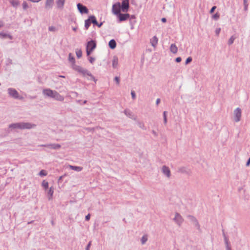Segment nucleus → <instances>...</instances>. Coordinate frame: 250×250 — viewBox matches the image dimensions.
Segmentation results:
<instances>
[{"mask_svg": "<svg viewBox=\"0 0 250 250\" xmlns=\"http://www.w3.org/2000/svg\"><path fill=\"white\" fill-rule=\"evenodd\" d=\"M69 167L71 169L76 171H81L83 169V167H81L70 165Z\"/></svg>", "mask_w": 250, "mask_h": 250, "instance_id": "b1692460", "label": "nucleus"}, {"mask_svg": "<svg viewBox=\"0 0 250 250\" xmlns=\"http://www.w3.org/2000/svg\"><path fill=\"white\" fill-rule=\"evenodd\" d=\"M124 112L125 115H126L127 116H128L129 118H131L133 114L132 112L130 110H129V109H125L124 110Z\"/></svg>", "mask_w": 250, "mask_h": 250, "instance_id": "c85d7f7f", "label": "nucleus"}, {"mask_svg": "<svg viewBox=\"0 0 250 250\" xmlns=\"http://www.w3.org/2000/svg\"><path fill=\"white\" fill-rule=\"evenodd\" d=\"M131 95L133 99H135L136 98V94L134 91H131Z\"/></svg>", "mask_w": 250, "mask_h": 250, "instance_id": "49530a36", "label": "nucleus"}, {"mask_svg": "<svg viewBox=\"0 0 250 250\" xmlns=\"http://www.w3.org/2000/svg\"><path fill=\"white\" fill-rule=\"evenodd\" d=\"M90 214H88L87 215H86L85 217V219L86 221H88L90 219Z\"/></svg>", "mask_w": 250, "mask_h": 250, "instance_id": "3c124183", "label": "nucleus"}, {"mask_svg": "<svg viewBox=\"0 0 250 250\" xmlns=\"http://www.w3.org/2000/svg\"><path fill=\"white\" fill-rule=\"evenodd\" d=\"M47 175L46 172L44 170H42L39 172V175L41 176H45Z\"/></svg>", "mask_w": 250, "mask_h": 250, "instance_id": "58836bf2", "label": "nucleus"}, {"mask_svg": "<svg viewBox=\"0 0 250 250\" xmlns=\"http://www.w3.org/2000/svg\"><path fill=\"white\" fill-rule=\"evenodd\" d=\"M56 92V91L47 88L43 90L42 93L44 96L53 98Z\"/></svg>", "mask_w": 250, "mask_h": 250, "instance_id": "6e6552de", "label": "nucleus"}, {"mask_svg": "<svg viewBox=\"0 0 250 250\" xmlns=\"http://www.w3.org/2000/svg\"><path fill=\"white\" fill-rule=\"evenodd\" d=\"M161 21L163 22H166V21H167V19L165 18H163L162 19H161Z\"/></svg>", "mask_w": 250, "mask_h": 250, "instance_id": "e2e57ef3", "label": "nucleus"}, {"mask_svg": "<svg viewBox=\"0 0 250 250\" xmlns=\"http://www.w3.org/2000/svg\"><path fill=\"white\" fill-rule=\"evenodd\" d=\"M89 20L91 21V23H93L94 25H96L98 24V21L96 19V17L94 15L89 16Z\"/></svg>", "mask_w": 250, "mask_h": 250, "instance_id": "5701e85b", "label": "nucleus"}, {"mask_svg": "<svg viewBox=\"0 0 250 250\" xmlns=\"http://www.w3.org/2000/svg\"><path fill=\"white\" fill-rule=\"evenodd\" d=\"M54 29H55V28L53 26H50L49 27V30L50 31H54Z\"/></svg>", "mask_w": 250, "mask_h": 250, "instance_id": "bf43d9fd", "label": "nucleus"}, {"mask_svg": "<svg viewBox=\"0 0 250 250\" xmlns=\"http://www.w3.org/2000/svg\"><path fill=\"white\" fill-rule=\"evenodd\" d=\"M167 111H164L163 112V118H164V124L166 125L167 124Z\"/></svg>", "mask_w": 250, "mask_h": 250, "instance_id": "7c9ffc66", "label": "nucleus"}, {"mask_svg": "<svg viewBox=\"0 0 250 250\" xmlns=\"http://www.w3.org/2000/svg\"><path fill=\"white\" fill-rule=\"evenodd\" d=\"M36 126L35 125L29 123H16L9 125V127L13 129H31Z\"/></svg>", "mask_w": 250, "mask_h": 250, "instance_id": "f257e3e1", "label": "nucleus"}, {"mask_svg": "<svg viewBox=\"0 0 250 250\" xmlns=\"http://www.w3.org/2000/svg\"><path fill=\"white\" fill-rule=\"evenodd\" d=\"M61 147V146L58 144H52V149L58 150Z\"/></svg>", "mask_w": 250, "mask_h": 250, "instance_id": "c756f323", "label": "nucleus"}, {"mask_svg": "<svg viewBox=\"0 0 250 250\" xmlns=\"http://www.w3.org/2000/svg\"><path fill=\"white\" fill-rule=\"evenodd\" d=\"M182 60V59L181 57H177L175 59V61L177 62H180Z\"/></svg>", "mask_w": 250, "mask_h": 250, "instance_id": "603ef678", "label": "nucleus"}, {"mask_svg": "<svg viewBox=\"0 0 250 250\" xmlns=\"http://www.w3.org/2000/svg\"><path fill=\"white\" fill-rule=\"evenodd\" d=\"M112 12L114 14L118 15L121 13V3L119 2L114 3L112 5Z\"/></svg>", "mask_w": 250, "mask_h": 250, "instance_id": "39448f33", "label": "nucleus"}, {"mask_svg": "<svg viewBox=\"0 0 250 250\" xmlns=\"http://www.w3.org/2000/svg\"><path fill=\"white\" fill-rule=\"evenodd\" d=\"M88 60L91 63H93L95 60V59L92 57H89Z\"/></svg>", "mask_w": 250, "mask_h": 250, "instance_id": "a19ab883", "label": "nucleus"}, {"mask_svg": "<svg viewBox=\"0 0 250 250\" xmlns=\"http://www.w3.org/2000/svg\"><path fill=\"white\" fill-rule=\"evenodd\" d=\"M0 37L1 38H8L10 39H12V36H11L9 34L3 33V32H0Z\"/></svg>", "mask_w": 250, "mask_h": 250, "instance_id": "a878e982", "label": "nucleus"}, {"mask_svg": "<svg viewBox=\"0 0 250 250\" xmlns=\"http://www.w3.org/2000/svg\"><path fill=\"white\" fill-rule=\"evenodd\" d=\"M226 250H231L230 247H228V249H226Z\"/></svg>", "mask_w": 250, "mask_h": 250, "instance_id": "774afa93", "label": "nucleus"}, {"mask_svg": "<svg viewBox=\"0 0 250 250\" xmlns=\"http://www.w3.org/2000/svg\"><path fill=\"white\" fill-rule=\"evenodd\" d=\"M224 241L226 244V249H228V247H230L229 245V239H228L227 237H225V238H224Z\"/></svg>", "mask_w": 250, "mask_h": 250, "instance_id": "f704fd0d", "label": "nucleus"}, {"mask_svg": "<svg viewBox=\"0 0 250 250\" xmlns=\"http://www.w3.org/2000/svg\"><path fill=\"white\" fill-rule=\"evenodd\" d=\"M178 172L187 175H190L191 173V170L186 167H180L178 168Z\"/></svg>", "mask_w": 250, "mask_h": 250, "instance_id": "ddd939ff", "label": "nucleus"}, {"mask_svg": "<svg viewBox=\"0 0 250 250\" xmlns=\"http://www.w3.org/2000/svg\"><path fill=\"white\" fill-rule=\"evenodd\" d=\"M241 113V109L239 107L234 110V120L235 122H238L240 121Z\"/></svg>", "mask_w": 250, "mask_h": 250, "instance_id": "423d86ee", "label": "nucleus"}, {"mask_svg": "<svg viewBox=\"0 0 250 250\" xmlns=\"http://www.w3.org/2000/svg\"><path fill=\"white\" fill-rule=\"evenodd\" d=\"M173 221L177 224L178 226H181L184 221V219L179 213L176 212L175 214V217L173 218Z\"/></svg>", "mask_w": 250, "mask_h": 250, "instance_id": "0eeeda50", "label": "nucleus"}, {"mask_svg": "<svg viewBox=\"0 0 250 250\" xmlns=\"http://www.w3.org/2000/svg\"><path fill=\"white\" fill-rule=\"evenodd\" d=\"M7 92L10 97H11L14 99H21L22 98L21 97H20L19 96V93L14 88H8L7 89Z\"/></svg>", "mask_w": 250, "mask_h": 250, "instance_id": "7ed1b4c3", "label": "nucleus"}, {"mask_svg": "<svg viewBox=\"0 0 250 250\" xmlns=\"http://www.w3.org/2000/svg\"><path fill=\"white\" fill-rule=\"evenodd\" d=\"M54 4V0H46L45 7L46 9H51Z\"/></svg>", "mask_w": 250, "mask_h": 250, "instance_id": "2eb2a0df", "label": "nucleus"}, {"mask_svg": "<svg viewBox=\"0 0 250 250\" xmlns=\"http://www.w3.org/2000/svg\"><path fill=\"white\" fill-rule=\"evenodd\" d=\"M222 231H223V237H224V238H225V237H227V236H226V234L225 233L224 230H223Z\"/></svg>", "mask_w": 250, "mask_h": 250, "instance_id": "0e129e2a", "label": "nucleus"}, {"mask_svg": "<svg viewBox=\"0 0 250 250\" xmlns=\"http://www.w3.org/2000/svg\"><path fill=\"white\" fill-rule=\"evenodd\" d=\"M96 47V42L94 40H91L87 42L86 48L92 50V51Z\"/></svg>", "mask_w": 250, "mask_h": 250, "instance_id": "f8f14e48", "label": "nucleus"}, {"mask_svg": "<svg viewBox=\"0 0 250 250\" xmlns=\"http://www.w3.org/2000/svg\"><path fill=\"white\" fill-rule=\"evenodd\" d=\"M187 218L195 226V227L198 230H201L200 224L197 219L194 216L191 215H188L187 216Z\"/></svg>", "mask_w": 250, "mask_h": 250, "instance_id": "20e7f679", "label": "nucleus"}, {"mask_svg": "<svg viewBox=\"0 0 250 250\" xmlns=\"http://www.w3.org/2000/svg\"><path fill=\"white\" fill-rule=\"evenodd\" d=\"M42 186L44 188L46 189L48 187V183L47 181L43 180L42 182Z\"/></svg>", "mask_w": 250, "mask_h": 250, "instance_id": "72a5a7b5", "label": "nucleus"}, {"mask_svg": "<svg viewBox=\"0 0 250 250\" xmlns=\"http://www.w3.org/2000/svg\"><path fill=\"white\" fill-rule=\"evenodd\" d=\"M118 16L119 20L120 21H123L126 20L128 18H129V14H122L120 13L119 14L117 15Z\"/></svg>", "mask_w": 250, "mask_h": 250, "instance_id": "4468645a", "label": "nucleus"}, {"mask_svg": "<svg viewBox=\"0 0 250 250\" xmlns=\"http://www.w3.org/2000/svg\"><path fill=\"white\" fill-rule=\"evenodd\" d=\"M162 172L167 178H170L171 172L169 168L166 166H163L162 167Z\"/></svg>", "mask_w": 250, "mask_h": 250, "instance_id": "9b49d317", "label": "nucleus"}, {"mask_svg": "<svg viewBox=\"0 0 250 250\" xmlns=\"http://www.w3.org/2000/svg\"><path fill=\"white\" fill-rule=\"evenodd\" d=\"M91 242L90 241L87 244V246H86V247L85 248V250H89V248H90V247L91 246Z\"/></svg>", "mask_w": 250, "mask_h": 250, "instance_id": "8fccbe9b", "label": "nucleus"}, {"mask_svg": "<svg viewBox=\"0 0 250 250\" xmlns=\"http://www.w3.org/2000/svg\"><path fill=\"white\" fill-rule=\"evenodd\" d=\"M129 0H123L121 4V8L123 12H126L129 9Z\"/></svg>", "mask_w": 250, "mask_h": 250, "instance_id": "1a4fd4ad", "label": "nucleus"}, {"mask_svg": "<svg viewBox=\"0 0 250 250\" xmlns=\"http://www.w3.org/2000/svg\"><path fill=\"white\" fill-rule=\"evenodd\" d=\"M170 50L173 53H176L177 52L178 48L174 44H172L170 47Z\"/></svg>", "mask_w": 250, "mask_h": 250, "instance_id": "393cba45", "label": "nucleus"}, {"mask_svg": "<svg viewBox=\"0 0 250 250\" xmlns=\"http://www.w3.org/2000/svg\"><path fill=\"white\" fill-rule=\"evenodd\" d=\"M108 45L109 47L112 49L115 48V47H116V41L114 39L111 40L109 42Z\"/></svg>", "mask_w": 250, "mask_h": 250, "instance_id": "6ab92c4d", "label": "nucleus"}, {"mask_svg": "<svg viewBox=\"0 0 250 250\" xmlns=\"http://www.w3.org/2000/svg\"><path fill=\"white\" fill-rule=\"evenodd\" d=\"M77 29V27H73L72 28V30L74 31H76Z\"/></svg>", "mask_w": 250, "mask_h": 250, "instance_id": "69168bd1", "label": "nucleus"}, {"mask_svg": "<svg viewBox=\"0 0 250 250\" xmlns=\"http://www.w3.org/2000/svg\"><path fill=\"white\" fill-rule=\"evenodd\" d=\"M68 60L69 61L72 63V68L73 69V65H76L75 64V58L74 57L72 56V54L71 53H69V56H68Z\"/></svg>", "mask_w": 250, "mask_h": 250, "instance_id": "aec40b11", "label": "nucleus"}, {"mask_svg": "<svg viewBox=\"0 0 250 250\" xmlns=\"http://www.w3.org/2000/svg\"><path fill=\"white\" fill-rule=\"evenodd\" d=\"M147 235L145 234L142 236L141 239V242L142 245H144L147 241Z\"/></svg>", "mask_w": 250, "mask_h": 250, "instance_id": "cd10ccee", "label": "nucleus"}, {"mask_svg": "<svg viewBox=\"0 0 250 250\" xmlns=\"http://www.w3.org/2000/svg\"><path fill=\"white\" fill-rule=\"evenodd\" d=\"M244 9L245 10H247L248 8V3L247 0H244Z\"/></svg>", "mask_w": 250, "mask_h": 250, "instance_id": "37998d69", "label": "nucleus"}, {"mask_svg": "<svg viewBox=\"0 0 250 250\" xmlns=\"http://www.w3.org/2000/svg\"><path fill=\"white\" fill-rule=\"evenodd\" d=\"M4 25V23L2 21H0V28L3 27Z\"/></svg>", "mask_w": 250, "mask_h": 250, "instance_id": "052dcab7", "label": "nucleus"}, {"mask_svg": "<svg viewBox=\"0 0 250 250\" xmlns=\"http://www.w3.org/2000/svg\"><path fill=\"white\" fill-rule=\"evenodd\" d=\"M153 134L155 136H158V134L157 133V132L154 131V130H152V131Z\"/></svg>", "mask_w": 250, "mask_h": 250, "instance_id": "680f3d73", "label": "nucleus"}, {"mask_svg": "<svg viewBox=\"0 0 250 250\" xmlns=\"http://www.w3.org/2000/svg\"><path fill=\"white\" fill-rule=\"evenodd\" d=\"M192 59L191 57H188L186 61L185 64H188L192 61Z\"/></svg>", "mask_w": 250, "mask_h": 250, "instance_id": "ea45409f", "label": "nucleus"}, {"mask_svg": "<svg viewBox=\"0 0 250 250\" xmlns=\"http://www.w3.org/2000/svg\"><path fill=\"white\" fill-rule=\"evenodd\" d=\"M86 55L87 56H89L91 53L92 52V51L89 49L87 48H86Z\"/></svg>", "mask_w": 250, "mask_h": 250, "instance_id": "79ce46f5", "label": "nucleus"}, {"mask_svg": "<svg viewBox=\"0 0 250 250\" xmlns=\"http://www.w3.org/2000/svg\"><path fill=\"white\" fill-rule=\"evenodd\" d=\"M91 21L89 20V17L88 19L85 20L84 21V27L86 29H88V28L89 27L90 24H91Z\"/></svg>", "mask_w": 250, "mask_h": 250, "instance_id": "bb28decb", "label": "nucleus"}, {"mask_svg": "<svg viewBox=\"0 0 250 250\" xmlns=\"http://www.w3.org/2000/svg\"><path fill=\"white\" fill-rule=\"evenodd\" d=\"M114 81L116 82L117 84H119L120 83V78L119 77H115L114 78Z\"/></svg>", "mask_w": 250, "mask_h": 250, "instance_id": "a18cd8bd", "label": "nucleus"}, {"mask_svg": "<svg viewBox=\"0 0 250 250\" xmlns=\"http://www.w3.org/2000/svg\"><path fill=\"white\" fill-rule=\"evenodd\" d=\"M118 64V59L117 57L114 56L112 60V66L113 68H116L117 67Z\"/></svg>", "mask_w": 250, "mask_h": 250, "instance_id": "4be33fe9", "label": "nucleus"}, {"mask_svg": "<svg viewBox=\"0 0 250 250\" xmlns=\"http://www.w3.org/2000/svg\"><path fill=\"white\" fill-rule=\"evenodd\" d=\"M220 17V15L218 13H216L215 14L212 15V19H213L215 20H217Z\"/></svg>", "mask_w": 250, "mask_h": 250, "instance_id": "e433bc0d", "label": "nucleus"}, {"mask_svg": "<svg viewBox=\"0 0 250 250\" xmlns=\"http://www.w3.org/2000/svg\"><path fill=\"white\" fill-rule=\"evenodd\" d=\"M220 31H221V28H216V30H215V31L216 35L217 36H218L219 34L220 33Z\"/></svg>", "mask_w": 250, "mask_h": 250, "instance_id": "c03bdc74", "label": "nucleus"}, {"mask_svg": "<svg viewBox=\"0 0 250 250\" xmlns=\"http://www.w3.org/2000/svg\"><path fill=\"white\" fill-rule=\"evenodd\" d=\"M22 5L23 8L24 10H26L28 8V5L26 1H23Z\"/></svg>", "mask_w": 250, "mask_h": 250, "instance_id": "4c0bfd02", "label": "nucleus"}, {"mask_svg": "<svg viewBox=\"0 0 250 250\" xmlns=\"http://www.w3.org/2000/svg\"><path fill=\"white\" fill-rule=\"evenodd\" d=\"M72 94L74 96H78V93L76 92H71Z\"/></svg>", "mask_w": 250, "mask_h": 250, "instance_id": "6e6d98bb", "label": "nucleus"}, {"mask_svg": "<svg viewBox=\"0 0 250 250\" xmlns=\"http://www.w3.org/2000/svg\"><path fill=\"white\" fill-rule=\"evenodd\" d=\"M65 0H57L56 1V4L58 8L62 9L64 6Z\"/></svg>", "mask_w": 250, "mask_h": 250, "instance_id": "f3484780", "label": "nucleus"}, {"mask_svg": "<svg viewBox=\"0 0 250 250\" xmlns=\"http://www.w3.org/2000/svg\"><path fill=\"white\" fill-rule=\"evenodd\" d=\"M73 69L82 74L83 76H85L86 75L89 76V80L93 81L95 82H96L97 80L95 78L87 69L77 65H73Z\"/></svg>", "mask_w": 250, "mask_h": 250, "instance_id": "f03ea898", "label": "nucleus"}, {"mask_svg": "<svg viewBox=\"0 0 250 250\" xmlns=\"http://www.w3.org/2000/svg\"><path fill=\"white\" fill-rule=\"evenodd\" d=\"M46 144H44V145H40V146H43V147H46Z\"/></svg>", "mask_w": 250, "mask_h": 250, "instance_id": "338daca9", "label": "nucleus"}, {"mask_svg": "<svg viewBox=\"0 0 250 250\" xmlns=\"http://www.w3.org/2000/svg\"><path fill=\"white\" fill-rule=\"evenodd\" d=\"M150 43L151 45L155 47L158 43V39L156 36H154L152 39H150Z\"/></svg>", "mask_w": 250, "mask_h": 250, "instance_id": "a211bd4d", "label": "nucleus"}, {"mask_svg": "<svg viewBox=\"0 0 250 250\" xmlns=\"http://www.w3.org/2000/svg\"><path fill=\"white\" fill-rule=\"evenodd\" d=\"M54 193V188L51 187L49 188V189L48 191L47 192V196L48 199L50 200L52 199V197L53 196Z\"/></svg>", "mask_w": 250, "mask_h": 250, "instance_id": "412c9836", "label": "nucleus"}, {"mask_svg": "<svg viewBox=\"0 0 250 250\" xmlns=\"http://www.w3.org/2000/svg\"><path fill=\"white\" fill-rule=\"evenodd\" d=\"M103 24V22H101L100 23L98 22V24H96V25L98 27H101Z\"/></svg>", "mask_w": 250, "mask_h": 250, "instance_id": "864d4df0", "label": "nucleus"}, {"mask_svg": "<svg viewBox=\"0 0 250 250\" xmlns=\"http://www.w3.org/2000/svg\"><path fill=\"white\" fill-rule=\"evenodd\" d=\"M160 99L159 98H158L157 100H156V105H158L159 104V103H160Z\"/></svg>", "mask_w": 250, "mask_h": 250, "instance_id": "5fc2aeb1", "label": "nucleus"}, {"mask_svg": "<svg viewBox=\"0 0 250 250\" xmlns=\"http://www.w3.org/2000/svg\"><path fill=\"white\" fill-rule=\"evenodd\" d=\"M137 125L139 127H140L142 129H145V125L143 123L141 122H138L137 123Z\"/></svg>", "mask_w": 250, "mask_h": 250, "instance_id": "c9c22d12", "label": "nucleus"}, {"mask_svg": "<svg viewBox=\"0 0 250 250\" xmlns=\"http://www.w3.org/2000/svg\"><path fill=\"white\" fill-rule=\"evenodd\" d=\"M78 9L81 14H87L88 12L87 8L83 5L82 4L79 3L77 4Z\"/></svg>", "mask_w": 250, "mask_h": 250, "instance_id": "9d476101", "label": "nucleus"}, {"mask_svg": "<svg viewBox=\"0 0 250 250\" xmlns=\"http://www.w3.org/2000/svg\"><path fill=\"white\" fill-rule=\"evenodd\" d=\"M250 164V157L249 158L248 160L246 163V166H249Z\"/></svg>", "mask_w": 250, "mask_h": 250, "instance_id": "13d9d810", "label": "nucleus"}, {"mask_svg": "<svg viewBox=\"0 0 250 250\" xmlns=\"http://www.w3.org/2000/svg\"><path fill=\"white\" fill-rule=\"evenodd\" d=\"M19 2L17 0H14L12 2V4L14 6H16L18 5Z\"/></svg>", "mask_w": 250, "mask_h": 250, "instance_id": "de8ad7c7", "label": "nucleus"}, {"mask_svg": "<svg viewBox=\"0 0 250 250\" xmlns=\"http://www.w3.org/2000/svg\"><path fill=\"white\" fill-rule=\"evenodd\" d=\"M235 39V38L233 36H232L229 39V41H228V44L229 45H231L232 44L233 42H234V40Z\"/></svg>", "mask_w": 250, "mask_h": 250, "instance_id": "2f4dec72", "label": "nucleus"}, {"mask_svg": "<svg viewBox=\"0 0 250 250\" xmlns=\"http://www.w3.org/2000/svg\"><path fill=\"white\" fill-rule=\"evenodd\" d=\"M46 147H48L50 149H51L52 148V144H46Z\"/></svg>", "mask_w": 250, "mask_h": 250, "instance_id": "4d7b16f0", "label": "nucleus"}, {"mask_svg": "<svg viewBox=\"0 0 250 250\" xmlns=\"http://www.w3.org/2000/svg\"><path fill=\"white\" fill-rule=\"evenodd\" d=\"M76 54L77 57L78 58H80L82 56V51H81V50L77 49L76 51Z\"/></svg>", "mask_w": 250, "mask_h": 250, "instance_id": "473e14b6", "label": "nucleus"}, {"mask_svg": "<svg viewBox=\"0 0 250 250\" xmlns=\"http://www.w3.org/2000/svg\"><path fill=\"white\" fill-rule=\"evenodd\" d=\"M216 8V6H213L211 8V9L210 10V14H212L214 12V10H215V9Z\"/></svg>", "mask_w": 250, "mask_h": 250, "instance_id": "09e8293b", "label": "nucleus"}, {"mask_svg": "<svg viewBox=\"0 0 250 250\" xmlns=\"http://www.w3.org/2000/svg\"><path fill=\"white\" fill-rule=\"evenodd\" d=\"M53 99L58 101H63L64 100V97L61 95L57 91L55 93Z\"/></svg>", "mask_w": 250, "mask_h": 250, "instance_id": "dca6fc26", "label": "nucleus"}]
</instances>
